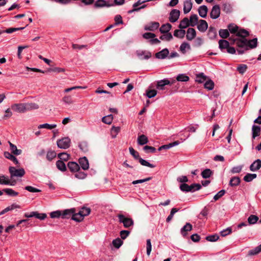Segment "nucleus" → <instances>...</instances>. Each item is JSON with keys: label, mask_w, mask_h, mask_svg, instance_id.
<instances>
[{"label": "nucleus", "mask_w": 261, "mask_h": 261, "mask_svg": "<svg viewBox=\"0 0 261 261\" xmlns=\"http://www.w3.org/2000/svg\"><path fill=\"white\" fill-rule=\"evenodd\" d=\"M117 217L119 223H123L125 228H129L134 225V221L132 218H127L122 214H118Z\"/></svg>", "instance_id": "obj_1"}, {"label": "nucleus", "mask_w": 261, "mask_h": 261, "mask_svg": "<svg viewBox=\"0 0 261 261\" xmlns=\"http://www.w3.org/2000/svg\"><path fill=\"white\" fill-rule=\"evenodd\" d=\"M9 171L10 173L11 177H22L25 174V171L24 169H16L14 167H10Z\"/></svg>", "instance_id": "obj_2"}, {"label": "nucleus", "mask_w": 261, "mask_h": 261, "mask_svg": "<svg viewBox=\"0 0 261 261\" xmlns=\"http://www.w3.org/2000/svg\"><path fill=\"white\" fill-rule=\"evenodd\" d=\"M71 141L68 137H65L59 140L57 142V146L59 148L62 149H67L70 146Z\"/></svg>", "instance_id": "obj_3"}, {"label": "nucleus", "mask_w": 261, "mask_h": 261, "mask_svg": "<svg viewBox=\"0 0 261 261\" xmlns=\"http://www.w3.org/2000/svg\"><path fill=\"white\" fill-rule=\"evenodd\" d=\"M11 107L13 111L18 113H21L26 112L25 103H15L12 105Z\"/></svg>", "instance_id": "obj_4"}, {"label": "nucleus", "mask_w": 261, "mask_h": 261, "mask_svg": "<svg viewBox=\"0 0 261 261\" xmlns=\"http://www.w3.org/2000/svg\"><path fill=\"white\" fill-rule=\"evenodd\" d=\"M180 11L177 9H173L169 14V20L172 22H176L180 16Z\"/></svg>", "instance_id": "obj_5"}, {"label": "nucleus", "mask_w": 261, "mask_h": 261, "mask_svg": "<svg viewBox=\"0 0 261 261\" xmlns=\"http://www.w3.org/2000/svg\"><path fill=\"white\" fill-rule=\"evenodd\" d=\"M220 15V8L218 5L214 6L210 13V17L214 19L218 18Z\"/></svg>", "instance_id": "obj_6"}, {"label": "nucleus", "mask_w": 261, "mask_h": 261, "mask_svg": "<svg viewBox=\"0 0 261 261\" xmlns=\"http://www.w3.org/2000/svg\"><path fill=\"white\" fill-rule=\"evenodd\" d=\"M114 6L113 4H109L105 0H97L94 5V7L95 8H99L102 7H110Z\"/></svg>", "instance_id": "obj_7"}, {"label": "nucleus", "mask_w": 261, "mask_h": 261, "mask_svg": "<svg viewBox=\"0 0 261 261\" xmlns=\"http://www.w3.org/2000/svg\"><path fill=\"white\" fill-rule=\"evenodd\" d=\"M75 211V210L74 208L70 209H66L62 211V218L69 219L70 217L72 218Z\"/></svg>", "instance_id": "obj_8"}, {"label": "nucleus", "mask_w": 261, "mask_h": 261, "mask_svg": "<svg viewBox=\"0 0 261 261\" xmlns=\"http://www.w3.org/2000/svg\"><path fill=\"white\" fill-rule=\"evenodd\" d=\"M67 167L72 173L79 171L80 169V165L75 162H69L67 164Z\"/></svg>", "instance_id": "obj_9"}, {"label": "nucleus", "mask_w": 261, "mask_h": 261, "mask_svg": "<svg viewBox=\"0 0 261 261\" xmlns=\"http://www.w3.org/2000/svg\"><path fill=\"white\" fill-rule=\"evenodd\" d=\"M79 162L81 168L84 170H87L89 168V162L87 158L85 156L81 158L79 160Z\"/></svg>", "instance_id": "obj_10"}, {"label": "nucleus", "mask_w": 261, "mask_h": 261, "mask_svg": "<svg viewBox=\"0 0 261 261\" xmlns=\"http://www.w3.org/2000/svg\"><path fill=\"white\" fill-rule=\"evenodd\" d=\"M160 26V23L158 22H151L145 26L144 29L146 31H154L157 30Z\"/></svg>", "instance_id": "obj_11"}, {"label": "nucleus", "mask_w": 261, "mask_h": 261, "mask_svg": "<svg viewBox=\"0 0 261 261\" xmlns=\"http://www.w3.org/2000/svg\"><path fill=\"white\" fill-rule=\"evenodd\" d=\"M169 84H170V81L167 79H164L157 82L156 87L159 90H164V86Z\"/></svg>", "instance_id": "obj_12"}, {"label": "nucleus", "mask_w": 261, "mask_h": 261, "mask_svg": "<svg viewBox=\"0 0 261 261\" xmlns=\"http://www.w3.org/2000/svg\"><path fill=\"white\" fill-rule=\"evenodd\" d=\"M169 54V51L167 48H164L161 51L156 53L155 55V57L160 59H164L168 57Z\"/></svg>", "instance_id": "obj_13"}, {"label": "nucleus", "mask_w": 261, "mask_h": 261, "mask_svg": "<svg viewBox=\"0 0 261 261\" xmlns=\"http://www.w3.org/2000/svg\"><path fill=\"white\" fill-rule=\"evenodd\" d=\"M4 155L6 158L12 161L15 165H17L18 166H19V162H18V160L12 153L8 151H5Z\"/></svg>", "instance_id": "obj_14"}, {"label": "nucleus", "mask_w": 261, "mask_h": 261, "mask_svg": "<svg viewBox=\"0 0 261 261\" xmlns=\"http://www.w3.org/2000/svg\"><path fill=\"white\" fill-rule=\"evenodd\" d=\"M196 36V32L194 29L189 28L187 31L186 38L189 41L192 40L195 38Z\"/></svg>", "instance_id": "obj_15"}, {"label": "nucleus", "mask_w": 261, "mask_h": 261, "mask_svg": "<svg viewBox=\"0 0 261 261\" xmlns=\"http://www.w3.org/2000/svg\"><path fill=\"white\" fill-rule=\"evenodd\" d=\"M261 168V160L257 159L255 160L252 164L250 166V170L251 171H256L259 170Z\"/></svg>", "instance_id": "obj_16"}, {"label": "nucleus", "mask_w": 261, "mask_h": 261, "mask_svg": "<svg viewBox=\"0 0 261 261\" xmlns=\"http://www.w3.org/2000/svg\"><path fill=\"white\" fill-rule=\"evenodd\" d=\"M199 23L197 25L198 30L201 32H204L208 28V24L207 22L203 19H201L199 21Z\"/></svg>", "instance_id": "obj_17"}, {"label": "nucleus", "mask_w": 261, "mask_h": 261, "mask_svg": "<svg viewBox=\"0 0 261 261\" xmlns=\"http://www.w3.org/2000/svg\"><path fill=\"white\" fill-rule=\"evenodd\" d=\"M192 8L191 0H185L184 3V12L185 14L189 13Z\"/></svg>", "instance_id": "obj_18"}, {"label": "nucleus", "mask_w": 261, "mask_h": 261, "mask_svg": "<svg viewBox=\"0 0 261 261\" xmlns=\"http://www.w3.org/2000/svg\"><path fill=\"white\" fill-rule=\"evenodd\" d=\"M8 142L10 145V149L11 151V153H13L15 155H18L21 154L22 150L21 149H18L16 146L12 144L11 142L9 141Z\"/></svg>", "instance_id": "obj_19"}, {"label": "nucleus", "mask_w": 261, "mask_h": 261, "mask_svg": "<svg viewBox=\"0 0 261 261\" xmlns=\"http://www.w3.org/2000/svg\"><path fill=\"white\" fill-rule=\"evenodd\" d=\"M148 142V138L145 135H141L137 138V143L140 145H144Z\"/></svg>", "instance_id": "obj_20"}, {"label": "nucleus", "mask_w": 261, "mask_h": 261, "mask_svg": "<svg viewBox=\"0 0 261 261\" xmlns=\"http://www.w3.org/2000/svg\"><path fill=\"white\" fill-rule=\"evenodd\" d=\"M208 9L205 5L201 6L198 9V13L199 15L202 18H205L207 16Z\"/></svg>", "instance_id": "obj_21"}, {"label": "nucleus", "mask_w": 261, "mask_h": 261, "mask_svg": "<svg viewBox=\"0 0 261 261\" xmlns=\"http://www.w3.org/2000/svg\"><path fill=\"white\" fill-rule=\"evenodd\" d=\"M192 229V225L189 223H187L181 229V233L184 237H186L187 234V231L191 230Z\"/></svg>", "instance_id": "obj_22"}, {"label": "nucleus", "mask_w": 261, "mask_h": 261, "mask_svg": "<svg viewBox=\"0 0 261 261\" xmlns=\"http://www.w3.org/2000/svg\"><path fill=\"white\" fill-rule=\"evenodd\" d=\"M236 44L239 47H243L247 46V40L245 38L236 39L234 40Z\"/></svg>", "instance_id": "obj_23"}, {"label": "nucleus", "mask_w": 261, "mask_h": 261, "mask_svg": "<svg viewBox=\"0 0 261 261\" xmlns=\"http://www.w3.org/2000/svg\"><path fill=\"white\" fill-rule=\"evenodd\" d=\"M190 25L189 20L187 17H185L180 21L178 28L180 29H184Z\"/></svg>", "instance_id": "obj_24"}, {"label": "nucleus", "mask_w": 261, "mask_h": 261, "mask_svg": "<svg viewBox=\"0 0 261 261\" xmlns=\"http://www.w3.org/2000/svg\"><path fill=\"white\" fill-rule=\"evenodd\" d=\"M241 182V179L238 176H234L230 178L229 185L230 187H236L238 186Z\"/></svg>", "instance_id": "obj_25"}, {"label": "nucleus", "mask_w": 261, "mask_h": 261, "mask_svg": "<svg viewBox=\"0 0 261 261\" xmlns=\"http://www.w3.org/2000/svg\"><path fill=\"white\" fill-rule=\"evenodd\" d=\"M207 36L210 39H214L217 37V32L216 29L211 26L209 28Z\"/></svg>", "instance_id": "obj_26"}, {"label": "nucleus", "mask_w": 261, "mask_h": 261, "mask_svg": "<svg viewBox=\"0 0 261 261\" xmlns=\"http://www.w3.org/2000/svg\"><path fill=\"white\" fill-rule=\"evenodd\" d=\"M171 28L172 25L170 23H167L162 25L161 27L160 28V31L162 34L169 33Z\"/></svg>", "instance_id": "obj_27"}, {"label": "nucleus", "mask_w": 261, "mask_h": 261, "mask_svg": "<svg viewBox=\"0 0 261 261\" xmlns=\"http://www.w3.org/2000/svg\"><path fill=\"white\" fill-rule=\"evenodd\" d=\"M57 168L62 172L66 171L67 170V167L65 163L61 160H58L56 162Z\"/></svg>", "instance_id": "obj_28"}, {"label": "nucleus", "mask_w": 261, "mask_h": 261, "mask_svg": "<svg viewBox=\"0 0 261 261\" xmlns=\"http://www.w3.org/2000/svg\"><path fill=\"white\" fill-rule=\"evenodd\" d=\"M229 45L228 41L226 40L221 39L219 41V47L222 51L223 49H227Z\"/></svg>", "instance_id": "obj_29"}, {"label": "nucleus", "mask_w": 261, "mask_h": 261, "mask_svg": "<svg viewBox=\"0 0 261 261\" xmlns=\"http://www.w3.org/2000/svg\"><path fill=\"white\" fill-rule=\"evenodd\" d=\"M252 138L255 139V137L259 136L260 133V127L259 126L253 125L252 127Z\"/></svg>", "instance_id": "obj_30"}, {"label": "nucleus", "mask_w": 261, "mask_h": 261, "mask_svg": "<svg viewBox=\"0 0 261 261\" xmlns=\"http://www.w3.org/2000/svg\"><path fill=\"white\" fill-rule=\"evenodd\" d=\"M79 147L84 152H87L89 151L88 143L87 141H84L79 143Z\"/></svg>", "instance_id": "obj_31"}, {"label": "nucleus", "mask_w": 261, "mask_h": 261, "mask_svg": "<svg viewBox=\"0 0 261 261\" xmlns=\"http://www.w3.org/2000/svg\"><path fill=\"white\" fill-rule=\"evenodd\" d=\"M207 77L203 73H200L196 75V82L198 83H202L206 81Z\"/></svg>", "instance_id": "obj_32"}, {"label": "nucleus", "mask_w": 261, "mask_h": 261, "mask_svg": "<svg viewBox=\"0 0 261 261\" xmlns=\"http://www.w3.org/2000/svg\"><path fill=\"white\" fill-rule=\"evenodd\" d=\"M257 177L256 174L255 173H247L244 177L243 179L246 182H251Z\"/></svg>", "instance_id": "obj_33"}, {"label": "nucleus", "mask_w": 261, "mask_h": 261, "mask_svg": "<svg viewBox=\"0 0 261 261\" xmlns=\"http://www.w3.org/2000/svg\"><path fill=\"white\" fill-rule=\"evenodd\" d=\"M84 218V217H83V215H82V214H81V213H80V212H79L77 213H75V212L73 214V215L72 216V220L76 222H80L83 221Z\"/></svg>", "instance_id": "obj_34"}, {"label": "nucleus", "mask_w": 261, "mask_h": 261, "mask_svg": "<svg viewBox=\"0 0 261 261\" xmlns=\"http://www.w3.org/2000/svg\"><path fill=\"white\" fill-rule=\"evenodd\" d=\"M186 31L184 30H175L174 32V36L179 38H183L185 37Z\"/></svg>", "instance_id": "obj_35"}, {"label": "nucleus", "mask_w": 261, "mask_h": 261, "mask_svg": "<svg viewBox=\"0 0 261 261\" xmlns=\"http://www.w3.org/2000/svg\"><path fill=\"white\" fill-rule=\"evenodd\" d=\"M198 17L196 14L191 15L189 19L190 26L194 27L198 23Z\"/></svg>", "instance_id": "obj_36"}, {"label": "nucleus", "mask_w": 261, "mask_h": 261, "mask_svg": "<svg viewBox=\"0 0 261 261\" xmlns=\"http://www.w3.org/2000/svg\"><path fill=\"white\" fill-rule=\"evenodd\" d=\"M26 111L32 110H36L39 108V106L36 103H25Z\"/></svg>", "instance_id": "obj_37"}, {"label": "nucleus", "mask_w": 261, "mask_h": 261, "mask_svg": "<svg viewBox=\"0 0 261 261\" xmlns=\"http://www.w3.org/2000/svg\"><path fill=\"white\" fill-rule=\"evenodd\" d=\"M201 185L199 184H193L189 185V192H194L195 191L199 190L201 188Z\"/></svg>", "instance_id": "obj_38"}, {"label": "nucleus", "mask_w": 261, "mask_h": 261, "mask_svg": "<svg viewBox=\"0 0 261 261\" xmlns=\"http://www.w3.org/2000/svg\"><path fill=\"white\" fill-rule=\"evenodd\" d=\"M259 220V218L254 215H251L248 218V222L250 225L255 224Z\"/></svg>", "instance_id": "obj_39"}, {"label": "nucleus", "mask_w": 261, "mask_h": 261, "mask_svg": "<svg viewBox=\"0 0 261 261\" xmlns=\"http://www.w3.org/2000/svg\"><path fill=\"white\" fill-rule=\"evenodd\" d=\"M20 208V206L19 205L17 204L16 203H13L11 205L7 207L4 210H3L2 211V212H3V214H4L5 213H6L10 211H12L15 208Z\"/></svg>", "instance_id": "obj_40"}, {"label": "nucleus", "mask_w": 261, "mask_h": 261, "mask_svg": "<svg viewBox=\"0 0 261 261\" xmlns=\"http://www.w3.org/2000/svg\"><path fill=\"white\" fill-rule=\"evenodd\" d=\"M56 152L55 151L49 150L46 153V159L48 161H51L56 156Z\"/></svg>", "instance_id": "obj_41"}, {"label": "nucleus", "mask_w": 261, "mask_h": 261, "mask_svg": "<svg viewBox=\"0 0 261 261\" xmlns=\"http://www.w3.org/2000/svg\"><path fill=\"white\" fill-rule=\"evenodd\" d=\"M201 174L203 178H208L213 174V172L210 169H205L202 171Z\"/></svg>", "instance_id": "obj_42"}, {"label": "nucleus", "mask_w": 261, "mask_h": 261, "mask_svg": "<svg viewBox=\"0 0 261 261\" xmlns=\"http://www.w3.org/2000/svg\"><path fill=\"white\" fill-rule=\"evenodd\" d=\"M219 34L220 37L223 39L227 38L229 36V31L227 29H220Z\"/></svg>", "instance_id": "obj_43"}, {"label": "nucleus", "mask_w": 261, "mask_h": 261, "mask_svg": "<svg viewBox=\"0 0 261 261\" xmlns=\"http://www.w3.org/2000/svg\"><path fill=\"white\" fill-rule=\"evenodd\" d=\"M222 10L226 13H230L232 11V7L228 3H224L222 5Z\"/></svg>", "instance_id": "obj_44"}, {"label": "nucleus", "mask_w": 261, "mask_h": 261, "mask_svg": "<svg viewBox=\"0 0 261 261\" xmlns=\"http://www.w3.org/2000/svg\"><path fill=\"white\" fill-rule=\"evenodd\" d=\"M249 32L245 29L238 30L236 34L237 36L242 37V38H245V37L249 36Z\"/></svg>", "instance_id": "obj_45"}, {"label": "nucleus", "mask_w": 261, "mask_h": 261, "mask_svg": "<svg viewBox=\"0 0 261 261\" xmlns=\"http://www.w3.org/2000/svg\"><path fill=\"white\" fill-rule=\"evenodd\" d=\"M113 119V116L112 114L103 117L102 121L107 124H110Z\"/></svg>", "instance_id": "obj_46"}, {"label": "nucleus", "mask_w": 261, "mask_h": 261, "mask_svg": "<svg viewBox=\"0 0 261 261\" xmlns=\"http://www.w3.org/2000/svg\"><path fill=\"white\" fill-rule=\"evenodd\" d=\"M172 38L173 36L170 33H166L160 37L161 40L167 41H170Z\"/></svg>", "instance_id": "obj_47"}, {"label": "nucleus", "mask_w": 261, "mask_h": 261, "mask_svg": "<svg viewBox=\"0 0 261 261\" xmlns=\"http://www.w3.org/2000/svg\"><path fill=\"white\" fill-rule=\"evenodd\" d=\"M75 173L74 177L77 179H83L87 176V174H86L84 172L81 171L80 169L79 170V171H76Z\"/></svg>", "instance_id": "obj_48"}, {"label": "nucleus", "mask_w": 261, "mask_h": 261, "mask_svg": "<svg viewBox=\"0 0 261 261\" xmlns=\"http://www.w3.org/2000/svg\"><path fill=\"white\" fill-rule=\"evenodd\" d=\"M257 38H254L249 41L247 40V46H249L250 48H254L257 46Z\"/></svg>", "instance_id": "obj_49"}, {"label": "nucleus", "mask_w": 261, "mask_h": 261, "mask_svg": "<svg viewBox=\"0 0 261 261\" xmlns=\"http://www.w3.org/2000/svg\"><path fill=\"white\" fill-rule=\"evenodd\" d=\"M3 191L5 192L7 195L11 196H16L18 195V193L15 192L12 189L6 188L3 190Z\"/></svg>", "instance_id": "obj_50"}, {"label": "nucleus", "mask_w": 261, "mask_h": 261, "mask_svg": "<svg viewBox=\"0 0 261 261\" xmlns=\"http://www.w3.org/2000/svg\"><path fill=\"white\" fill-rule=\"evenodd\" d=\"M56 126H57V125L55 124H48V123H44V124H42L39 125L38 126V128L39 129H40V128H47L48 129H51L53 128H54L56 127Z\"/></svg>", "instance_id": "obj_51"}, {"label": "nucleus", "mask_w": 261, "mask_h": 261, "mask_svg": "<svg viewBox=\"0 0 261 261\" xmlns=\"http://www.w3.org/2000/svg\"><path fill=\"white\" fill-rule=\"evenodd\" d=\"M138 161L143 166H147L152 168L155 167V166L153 164L149 163L148 161L143 159L141 158L139 159Z\"/></svg>", "instance_id": "obj_52"}, {"label": "nucleus", "mask_w": 261, "mask_h": 261, "mask_svg": "<svg viewBox=\"0 0 261 261\" xmlns=\"http://www.w3.org/2000/svg\"><path fill=\"white\" fill-rule=\"evenodd\" d=\"M176 80L179 82H187L190 78L185 74H179L176 77Z\"/></svg>", "instance_id": "obj_53"}, {"label": "nucleus", "mask_w": 261, "mask_h": 261, "mask_svg": "<svg viewBox=\"0 0 261 261\" xmlns=\"http://www.w3.org/2000/svg\"><path fill=\"white\" fill-rule=\"evenodd\" d=\"M58 157L60 159V160L64 161H67L69 159L70 155L65 152L60 153L58 154Z\"/></svg>", "instance_id": "obj_54"}, {"label": "nucleus", "mask_w": 261, "mask_h": 261, "mask_svg": "<svg viewBox=\"0 0 261 261\" xmlns=\"http://www.w3.org/2000/svg\"><path fill=\"white\" fill-rule=\"evenodd\" d=\"M191 49V46L190 44L187 42H183L180 46V50L182 54H185L186 52V49Z\"/></svg>", "instance_id": "obj_55"}, {"label": "nucleus", "mask_w": 261, "mask_h": 261, "mask_svg": "<svg viewBox=\"0 0 261 261\" xmlns=\"http://www.w3.org/2000/svg\"><path fill=\"white\" fill-rule=\"evenodd\" d=\"M123 244V241L119 238L112 241L113 245L117 249L119 248Z\"/></svg>", "instance_id": "obj_56"}, {"label": "nucleus", "mask_w": 261, "mask_h": 261, "mask_svg": "<svg viewBox=\"0 0 261 261\" xmlns=\"http://www.w3.org/2000/svg\"><path fill=\"white\" fill-rule=\"evenodd\" d=\"M214 87V83L211 80L206 81L204 84V88L208 90H212Z\"/></svg>", "instance_id": "obj_57"}, {"label": "nucleus", "mask_w": 261, "mask_h": 261, "mask_svg": "<svg viewBox=\"0 0 261 261\" xmlns=\"http://www.w3.org/2000/svg\"><path fill=\"white\" fill-rule=\"evenodd\" d=\"M157 94L156 90L154 89H148L146 90V95L149 98H151L154 97Z\"/></svg>", "instance_id": "obj_58"}, {"label": "nucleus", "mask_w": 261, "mask_h": 261, "mask_svg": "<svg viewBox=\"0 0 261 261\" xmlns=\"http://www.w3.org/2000/svg\"><path fill=\"white\" fill-rule=\"evenodd\" d=\"M261 252V244L256 247L254 249L251 250L249 251L248 254L250 255H254L257 254Z\"/></svg>", "instance_id": "obj_59"}, {"label": "nucleus", "mask_w": 261, "mask_h": 261, "mask_svg": "<svg viewBox=\"0 0 261 261\" xmlns=\"http://www.w3.org/2000/svg\"><path fill=\"white\" fill-rule=\"evenodd\" d=\"M129 151L130 154L136 160H139L141 157H140L139 152L136 151L133 147H130L129 148Z\"/></svg>", "instance_id": "obj_60"}, {"label": "nucleus", "mask_w": 261, "mask_h": 261, "mask_svg": "<svg viewBox=\"0 0 261 261\" xmlns=\"http://www.w3.org/2000/svg\"><path fill=\"white\" fill-rule=\"evenodd\" d=\"M228 29L229 30V31L231 33H236L237 34V32H238L239 28L237 25H235L234 24L231 23L228 25Z\"/></svg>", "instance_id": "obj_61"}, {"label": "nucleus", "mask_w": 261, "mask_h": 261, "mask_svg": "<svg viewBox=\"0 0 261 261\" xmlns=\"http://www.w3.org/2000/svg\"><path fill=\"white\" fill-rule=\"evenodd\" d=\"M50 216L51 218H62V211H56L50 213Z\"/></svg>", "instance_id": "obj_62"}, {"label": "nucleus", "mask_w": 261, "mask_h": 261, "mask_svg": "<svg viewBox=\"0 0 261 261\" xmlns=\"http://www.w3.org/2000/svg\"><path fill=\"white\" fill-rule=\"evenodd\" d=\"M62 100L65 103L70 105L73 103L72 97L70 95H65L63 97Z\"/></svg>", "instance_id": "obj_63"}, {"label": "nucleus", "mask_w": 261, "mask_h": 261, "mask_svg": "<svg viewBox=\"0 0 261 261\" xmlns=\"http://www.w3.org/2000/svg\"><path fill=\"white\" fill-rule=\"evenodd\" d=\"M219 239V236L217 234H213L208 236L206 237L205 239L209 242H215Z\"/></svg>", "instance_id": "obj_64"}]
</instances>
